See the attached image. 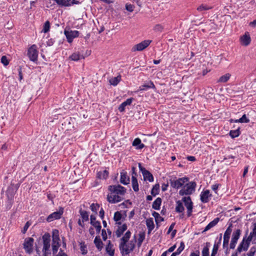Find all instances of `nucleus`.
<instances>
[{
  "label": "nucleus",
  "instance_id": "obj_5",
  "mask_svg": "<svg viewBox=\"0 0 256 256\" xmlns=\"http://www.w3.org/2000/svg\"><path fill=\"white\" fill-rule=\"evenodd\" d=\"M188 178H179L178 180H172L170 182V186L174 188L178 189L184 186L185 184L188 182Z\"/></svg>",
  "mask_w": 256,
  "mask_h": 256
},
{
  "label": "nucleus",
  "instance_id": "obj_43",
  "mask_svg": "<svg viewBox=\"0 0 256 256\" xmlns=\"http://www.w3.org/2000/svg\"><path fill=\"white\" fill-rule=\"evenodd\" d=\"M240 132L238 130H230V134L232 138L238 136L240 135Z\"/></svg>",
  "mask_w": 256,
  "mask_h": 256
},
{
  "label": "nucleus",
  "instance_id": "obj_29",
  "mask_svg": "<svg viewBox=\"0 0 256 256\" xmlns=\"http://www.w3.org/2000/svg\"><path fill=\"white\" fill-rule=\"evenodd\" d=\"M162 203V200L160 198H158L154 202L152 208L155 210H159Z\"/></svg>",
  "mask_w": 256,
  "mask_h": 256
},
{
  "label": "nucleus",
  "instance_id": "obj_53",
  "mask_svg": "<svg viewBox=\"0 0 256 256\" xmlns=\"http://www.w3.org/2000/svg\"><path fill=\"white\" fill-rule=\"evenodd\" d=\"M122 218L121 214L119 212H116L114 214V219L116 221L120 220Z\"/></svg>",
  "mask_w": 256,
  "mask_h": 256
},
{
  "label": "nucleus",
  "instance_id": "obj_46",
  "mask_svg": "<svg viewBox=\"0 0 256 256\" xmlns=\"http://www.w3.org/2000/svg\"><path fill=\"white\" fill-rule=\"evenodd\" d=\"M218 248V244H214L213 246L211 256H216Z\"/></svg>",
  "mask_w": 256,
  "mask_h": 256
},
{
  "label": "nucleus",
  "instance_id": "obj_3",
  "mask_svg": "<svg viewBox=\"0 0 256 256\" xmlns=\"http://www.w3.org/2000/svg\"><path fill=\"white\" fill-rule=\"evenodd\" d=\"M183 188L180 190L179 194L180 196L189 195L194 191L196 184L194 182H186Z\"/></svg>",
  "mask_w": 256,
  "mask_h": 256
},
{
  "label": "nucleus",
  "instance_id": "obj_19",
  "mask_svg": "<svg viewBox=\"0 0 256 256\" xmlns=\"http://www.w3.org/2000/svg\"><path fill=\"white\" fill-rule=\"evenodd\" d=\"M134 98H131L127 99L125 102H123L118 107V110L120 112L124 111L125 108L127 106H130Z\"/></svg>",
  "mask_w": 256,
  "mask_h": 256
},
{
  "label": "nucleus",
  "instance_id": "obj_57",
  "mask_svg": "<svg viewBox=\"0 0 256 256\" xmlns=\"http://www.w3.org/2000/svg\"><path fill=\"white\" fill-rule=\"evenodd\" d=\"M256 248H252L247 254L248 256H254Z\"/></svg>",
  "mask_w": 256,
  "mask_h": 256
},
{
  "label": "nucleus",
  "instance_id": "obj_36",
  "mask_svg": "<svg viewBox=\"0 0 256 256\" xmlns=\"http://www.w3.org/2000/svg\"><path fill=\"white\" fill-rule=\"evenodd\" d=\"M209 242L206 243V246H204L202 250V256H209Z\"/></svg>",
  "mask_w": 256,
  "mask_h": 256
},
{
  "label": "nucleus",
  "instance_id": "obj_7",
  "mask_svg": "<svg viewBox=\"0 0 256 256\" xmlns=\"http://www.w3.org/2000/svg\"><path fill=\"white\" fill-rule=\"evenodd\" d=\"M28 55L30 60L34 62L38 60V52L36 45L34 44L28 48Z\"/></svg>",
  "mask_w": 256,
  "mask_h": 256
},
{
  "label": "nucleus",
  "instance_id": "obj_9",
  "mask_svg": "<svg viewBox=\"0 0 256 256\" xmlns=\"http://www.w3.org/2000/svg\"><path fill=\"white\" fill-rule=\"evenodd\" d=\"M138 167L142 174L144 180H148L150 182L154 181V177L152 174L145 168H143L140 163L138 164Z\"/></svg>",
  "mask_w": 256,
  "mask_h": 256
},
{
  "label": "nucleus",
  "instance_id": "obj_8",
  "mask_svg": "<svg viewBox=\"0 0 256 256\" xmlns=\"http://www.w3.org/2000/svg\"><path fill=\"white\" fill-rule=\"evenodd\" d=\"M251 241V240H249L248 238L244 237L237 248L238 252H240L243 250H247Z\"/></svg>",
  "mask_w": 256,
  "mask_h": 256
},
{
  "label": "nucleus",
  "instance_id": "obj_11",
  "mask_svg": "<svg viewBox=\"0 0 256 256\" xmlns=\"http://www.w3.org/2000/svg\"><path fill=\"white\" fill-rule=\"evenodd\" d=\"M64 212V208H60L58 211L55 212L50 214L47 218L48 222H51L54 220L60 219Z\"/></svg>",
  "mask_w": 256,
  "mask_h": 256
},
{
  "label": "nucleus",
  "instance_id": "obj_33",
  "mask_svg": "<svg viewBox=\"0 0 256 256\" xmlns=\"http://www.w3.org/2000/svg\"><path fill=\"white\" fill-rule=\"evenodd\" d=\"M184 207L180 201L176 202V211L178 212H182L184 211Z\"/></svg>",
  "mask_w": 256,
  "mask_h": 256
},
{
  "label": "nucleus",
  "instance_id": "obj_27",
  "mask_svg": "<svg viewBox=\"0 0 256 256\" xmlns=\"http://www.w3.org/2000/svg\"><path fill=\"white\" fill-rule=\"evenodd\" d=\"M132 187L134 192H138L139 190L138 184L136 178L132 176Z\"/></svg>",
  "mask_w": 256,
  "mask_h": 256
},
{
  "label": "nucleus",
  "instance_id": "obj_22",
  "mask_svg": "<svg viewBox=\"0 0 256 256\" xmlns=\"http://www.w3.org/2000/svg\"><path fill=\"white\" fill-rule=\"evenodd\" d=\"M127 229V226L126 224H124L122 226L118 227V230L116 232V234L118 238L120 237L122 234L126 231Z\"/></svg>",
  "mask_w": 256,
  "mask_h": 256
},
{
  "label": "nucleus",
  "instance_id": "obj_2",
  "mask_svg": "<svg viewBox=\"0 0 256 256\" xmlns=\"http://www.w3.org/2000/svg\"><path fill=\"white\" fill-rule=\"evenodd\" d=\"M110 193L107 196V200L110 203L115 204L122 200L126 192V189L119 185H112L108 186Z\"/></svg>",
  "mask_w": 256,
  "mask_h": 256
},
{
  "label": "nucleus",
  "instance_id": "obj_34",
  "mask_svg": "<svg viewBox=\"0 0 256 256\" xmlns=\"http://www.w3.org/2000/svg\"><path fill=\"white\" fill-rule=\"evenodd\" d=\"M121 79L120 76H118L116 77H114L112 78L110 80V82L112 85L113 86H116L118 82H120Z\"/></svg>",
  "mask_w": 256,
  "mask_h": 256
},
{
  "label": "nucleus",
  "instance_id": "obj_21",
  "mask_svg": "<svg viewBox=\"0 0 256 256\" xmlns=\"http://www.w3.org/2000/svg\"><path fill=\"white\" fill-rule=\"evenodd\" d=\"M156 88L155 86L152 81H150L148 84L142 85L139 87L138 90L140 91L146 90L147 88Z\"/></svg>",
  "mask_w": 256,
  "mask_h": 256
},
{
  "label": "nucleus",
  "instance_id": "obj_42",
  "mask_svg": "<svg viewBox=\"0 0 256 256\" xmlns=\"http://www.w3.org/2000/svg\"><path fill=\"white\" fill-rule=\"evenodd\" d=\"M159 188H160V186L158 184H155L153 186V188L152 190V191H151L152 194L153 196H156V194H158V190Z\"/></svg>",
  "mask_w": 256,
  "mask_h": 256
},
{
  "label": "nucleus",
  "instance_id": "obj_48",
  "mask_svg": "<svg viewBox=\"0 0 256 256\" xmlns=\"http://www.w3.org/2000/svg\"><path fill=\"white\" fill-rule=\"evenodd\" d=\"M92 225L95 227L97 232H100L101 230V226H100V222L98 221V222H94V224H93Z\"/></svg>",
  "mask_w": 256,
  "mask_h": 256
},
{
  "label": "nucleus",
  "instance_id": "obj_31",
  "mask_svg": "<svg viewBox=\"0 0 256 256\" xmlns=\"http://www.w3.org/2000/svg\"><path fill=\"white\" fill-rule=\"evenodd\" d=\"M94 243L96 246V248L99 250H101L102 248V242L100 238L98 237H96L94 240Z\"/></svg>",
  "mask_w": 256,
  "mask_h": 256
},
{
  "label": "nucleus",
  "instance_id": "obj_62",
  "mask_svg": "<svg viewBox=\"0 0 256 256\" xmlns=\"http://www.w3.org/2000/svg\"><path fill=\"white\" fill-rule=\"evenodd\" d=\"M96 216L94 215L90 216V224H92L94 222H96Z\"/></svg>",
  "mask_w": 256,
  "mask_h": 256
},
{
  "label": "nucleus",
  "instance_id": "obj_38",
  "mask_svg": "<svg viewBox=\"0 0 256 256\" xmlns=\"http://www.w3.org/2000/svg\"><path fill=\"white\" fill-rule=\"evenodd\" d=\"M80 212L83 221H87L88 220V214L87 212L80 210Z\"/></svg>",
  "mask_w": 256,
  "mask_h": 256
},
{
  "label": "nucleus",
  "instance_id": "obj_47",
  "mask_svg": "<svg viewBox=\"0 0 256 256\" xmlns=\"http://www.w3.org/2000/svg\"><path fill=\"white\" fill-rule=\"evenodd\" d=\"M163 29H164V26L160 24H156L154 28V30H155L156 32H162Z\"/></svg>",
  "mask_w": 256,
  "mask_h": 256
},
{
  "label": "nucleus",
  "instance_id": "obj_55",
  "mask_svg": "<svg viewBox=\"0 0 256 256\" xmlns=\"http://www.w3.org/2000/svg\"><path fill=\"white\" fill-rule=\"evenodd\" d=\"M237 242L238 241H236V240H231L230 244V248L234 249L236 247V245L237 243Z\"/></svg>",
  "mask_w": 256,
  "mask_h": 256
},
{
  "label": "nucleus",
  "instance_id": "obj_59",
  "mask_svg": "<svg viewBox=\"0 0 256 256\" xmlns=\"http://www.w3.org/2000/svg\"><path fill=\"white\" fill-rule=\"evenodd\" d=\"M168 183L167 184H163L162 186V190L163 192H164L167 190L168 187Z\"/></svg>",
  "mask_w": 256,
  "mask_h": 256
},
{
  "label": "nucleus",
  "instance_id": "obj_15",
  "mask_svg": "<svg viewBox=\"0 0 256 256\" xmlns=\"http://www.w3.org/2000/svg\"><path fill=\"white\" fill-rule=\"evenodd\" d=\"M42 239L44 244L43 250L46 252L50 248V235L48 234H44L42 236Z\"/></svg>",
  "mask_w": 256,
  "mask_h": 256
},
{
  "label": "nucleus",
  "instance_id": "obj_30",
  "mask_svg": "<svg viewBox=\"0 0 256 256\" xmlns=\"http://www.w3.org/2000/svg\"><path fill=\"white\" fill-rule=\"evenodd\" d=\"M97 176L100 179H106L108 176V172L106 170L100 172H98Z\"/></svg>",
  "mask_w": 256,
  "mask_h": 256
},
{
  "label": "nucleus",
  "instance_id": "obj_24",
  "mask_svg": "<svg viewBox=\"0 0 256 256\" xmlns=\"http://www.w3.org/2000/svg\"><path fill=\"white\" fill-rule=\"evenodd\" d=\"M106 251L110 256H114V250L113 248V245L111 244L110 241L108 242L106 246Z\"/></svg>",
  "mask_w": 256,
  "mask_h": 256
},
{
  "label": "nucleus",
  "instance_id": "obj_58",
  "mask_svg": "<svg viewBox=\"0 0 256 256\" xmlns=\"http://www.w3.org/2000/svg\"><path fill=\"white\" fill-rule=\"evenodd\" d=\"M219 186L218 184H214L212 186V190L215 192L216 194H217V190Z\"/></svg>",
  "mask_w": 256,
  "mask_h": 256
},
{
  "label": "nucleus",
  "instance_id": "obj_56",
  "mask_svg": "<svg viewBox=\"0 0 256 256\" xmlns=\"http://www.w3.org/2000/svg\"><path fill=\"white\" fill-rule=\"evenodd\" d=\"M90 209L92 212H96L97 209L98 208V204H92L90 205Z\"/></svg>",
  "mask_w": 256,
  "mask_h": 256
},
{
  "label": "nucleus",
  "instance_id": "obj_10",
  "mask_svg": "<svg viewBox=\"0 0 256 256\" xmlns=\"http://www.w3.org/2000/svg\"><path fill=\"white\" fill-rule=\"evenodd\" d=\"M232 224H230L224 233L223 242L224 248H228V247L230 236L232 232Z\"/></svg>",
  "mask_w": 256,
  "mask_h": 256
},
{
  "label": "nucleus",
  "instance_id": "obj_49",
  "mask_svg": "<svg viewBox=\"0 0 256 256\" xmlns=\"http://www.w3.org/2000/svg\"><path fill=\"white\" fill-rule=\"evenodd\" d=\"M2 63L5 66H7L9 64V62L6 56H4L1 58Z\"/></svg>",
  "mask_w": 256,
  "mask_h": 256
},
{
  "label": "nucleus",
  "instance_id": "obj_39",
  "mask_svg": "<svg viewBox=\"0 0 256 256\" xmlns=\"http://www.w3.org/2000/svg\"><path fill=\"white\" fill-rule=\"evenodd\" d=\"M255 237H256V222L254 224L252 230L248 238L249 240H252V238Z\"/></svg>",
  "mask_w": 256,
  "mask_h": 256
},
{
  "label": "nucleus",
  "instance_id": "obj_50",
  "mask_svg": "<svg viewBox=\"0 0 256 256\" xmlns=\"http://www.w3.org/2000/svg\"><path fill=\"white\" fill-rule=\"evenodd\" d=\"M184 248V244L182 242L180 243V246L177 249L176 251L175 252L176 254H177L178 255L183 250Z\"/></svg>",
  "mask_w": 256,
  "mask_h": 256
},
{
  "label": "nucleus",
  "instance_id": "obj_45",
  "mask_svg": "<svg viewBox=\"0 0 256 256\" xmlns=\"http://www.w3.org/2000/svg\"><path fill=\"white\" fill-rule=\"evenodd\" d=\"M50 28V24L48 21H46L44 24V28L42 30V32H44V33L47 32H48Z\"/></svg>",
  "mask_w": 256,
  "mask_h": 256
},
{
  "label": "nucleus",
  "instance_id": "obj_4",
  "mask_svg": "<svg viewBox=\"0 0 256 256\" xmlns=\"http://www.w3.org/2000/svg\"><path fill=\"white\" fill-rule=\"evenodd\" d=\"M52 249L54 254L57 252L58 249L60 246L59 238V232L58 230H54L52 234Z\"/></svg>",
  "mask_w": 256,
  "mask_h": 256
},
{
  "label": "nucleus",
  "instance_id": "obj_52",
  "mask_svg": "<svg viewBox=\"0 0 256 256\" xmlns=\"http://www.w3.org/2000/svg\"><path fill=\"white\" fill-rule=\"evenodd\" d=\"M30 222H26V224H25V225L23 228V230H22V232L23 234H25L26 232V230H28V228L30 226Z\"/></svg>",
  "mask_w": 256,
  "mask_h": 256
},
{
  "label": "nucleus",
  "instance_id": "obj_14",
  "mask_svg": "<svg viewBox=\"0 0 256 256\" xmlns=\"http://www.w3.org/2000/svg\"><path fill=\"white\" fill-rule=\"evenodd\" d=\"M240 44L244 46H248L251 42L250 35L248 32H246L240 38Z\"/></svg>",
  "mask_w": 256,
  "mask_h": 256
},
{
  "label": "nucleus",
  "instance_id": "obj_25",
  "mask_svg": "<svg viewBox=\"0 0 256 256\" xmlns=\"http://www.w3.org/2000/svg\"><path fill=\"white\" fill-rule=\"evenodd\" d=\"M132 146H137V149H142L144 146V145L141 143V140L139 138H136L132 142Z\"/></svg>",
  "mask_w": 256,
  "mask_h": 256
},
{
  "label": "nucleus",
  "instance_id": "obj_44",
  "mask_svg": "<svg viewBox=\"0 0 256 256\" xmlns=\"http://www.w3.org/2000/svg\"><path fill=\"white\" fill-rule=\"evenodd\" d=\"M212 8L211 7L206 5H201L197 8V10L199 12H202L203 10H207Z\"/></svg>",
  "mask_w": 256,
  "mask_h": 256
},
{
  "label": "nucleus",
  "instance_id": "obj_63",
  "mask_svg": "<svg viewBox=\"0 0 256 256\" xmlns=\"http://www.w3.org/2000/svg\"><path fill=\"white\" fill-rule=\"evenodd\" d=\"M176 248V245H174V246H171L170 248L168 249V250H166V252H168V253L172 252Z\"/></svg>",
  "mask_w": 256,
  "mask_h": 256
},
{
  "label": "nucleus",
  "instance_id": "obj_13",
  "mask_svg": "<svg viewBox=\"0 0 256 256\" xmlns=\"http://www.w3.org/2000/svg\"><path fill=\"white\" fill-rule=\"evenodd\" d=\"M34 239L32 238H28L25 239L24 244V248L26 252L28 254L32 252L33 249Z\"/></svg>",
  "mask_w": 256,
  "mask_h": 256
},
{
  "label": "nucleus",
  "instance_id": "obj_37",
  "mask_svg": "<svg viewBox=\"0 0 256 256\" xmlns=\"http://www.w3.org/2000/svg\"><path fill=\"white\" fill-rule=\"evenodd\" d=\"M153 216L155 218V220L156 224L164 220V218L161 217L160 214L156 212L152 213Z\"/></svg>",
  "mask_w": 256,
  "mask_h": 256
},
{
  "label": "nucleus",
  "instance_id": "obj_26",
  "mask_svg": "<svg viewBox=\"0 0 256 256\" xmlns=\"http://www.w3.org/2000/svg\"><path fill=\"white\" fill-rule=\"evenodd\" d=\"M230 122H241V123H248L250 122V120L248 118H246V114H244L241 118H240L238 120H230Z\"/></svg>",
  "mask_w": 256,
  "mask_h": 256
},
{
  "label": "nucleus",
  "instance_id": "obj_12",
  "mask_svg": "<svg viewBox=\"0 0 256 256\" xmlns=\"http://www.w3.org/2000/svg\"><path fill=\"white\" fill-rule=\"evenodd\" d=\"M182 201L184 203V205L187 209L188 216H190L192 211V202L190 196L184 197L182 198Z\"/></svg>",
  "mask_w": 256,
  "mask_h": 256
},
{
  "label": "nucleus",
  "instance_id": "obj_28",
  "mask_svg": "<svg viewBox=\"0 0 256 256\" xmlns=\"http://www.w3.org/2000/svg\"><path fill=\"white\" fill-rule=\"evenodd\" d=\"M231 76V74L229 73H227L222 76H221L218 80V82H227L230 78Z\"/></svg>",
  "mask_w": 256,
  "mask_h": 256
},
{
  "label": "nucleus",
  "instance_id": "obj_16",
  "mask_svg": "<svg viewBox=\"0 0 256 256\" xmlns=\"http://www.w3.org/2000/svg\"><path fill=\"white\" fill-rule=\"evenodd\" d=\"M64 34L68 42H71L72 40L78 36V32L76 30L67 32L65 31Z\"/></svg>",
  "mask_w": 256,
  "mask_h": 256
},
{
  "label": "nucleus",
  "instance_id": "obj_41",
  "mask_svg": "<svg viewBox=\"0 0 256 256\" xmlns=\"http://www.w3.org/2000/svg\"><path fill=\"white\" fill-rule=\"evenodd\" d=\"M144 239V234H138V244H137V246L138 248H140L141 246L142 242H143Z\"/></svg>",
  "mask_w": 256,
  "mask_h": 256
},
{
  "label": "nucleus",
  "instance_id": "obj_54",
  "mask_svg": "<svg viewBox=\"0 0 256 256\" xmlns=\"http://www.w3.org/2000/svg\"><path fill=\"white\" fill-rule=\"evenodd\" d=\"M126 8L128 11L130 12H132L134 11V6L130 4H126Z\"/></svg>",
  "mask_w": 256,
  "mask_h": 256
},
{
  "label": "nucleus",
  "instance_id": "obj_60",
  "mask_svg": "<svg viewBox=\"0 0 256 256\" xmlns=\"http://www.w3.org/2000/svg\"><path fill=\"white\" fill-rule=\"evenodd\" d=\"M12 188H9L7 190L6 194L8 198H12L13 196V194H10V191Z\"/></svg>",
  "mask_w": 256,
  "mask_h": 256
},
{
  "label": "nucleus",
  "instance_id": "obj_32",
  "mask_svg": "<svg viewBox=\"0 0 256 256\" xmlns=\"http://www.w3.org/2000/svg\"><path fill=\"white\" fill-rule=\"evenodd\" d=\"M146 224L149 230L151 231L154 228V224L152 218L146 220Z\"/></svg>",
  "mask_w": 256,
  "mask_h": 256
},
{
  "label": "nucleus",
  "instance_id": "obj_1",
  "mask_svg": "<svg viewBox=\"0 0 256 256\" xmlns=\"http://www.w3.org/2000/svg\"><path fill=\"white\" fill-rule=\"evenodd\" d=\"M131 236L130 231H127L120 238L119 248L122 255H128L134 248L136 242V237L129 240Z\"/></svg>",
  "mask_w": 256,
  "mask_h": 256
},
{
  "label": "nucleus",
  "instance_id": "obj_51",
  "mask_svg": "<svg viewBox=\"0 0 256 256\" xmlns=\"http://www.w3.org/2000/svg\"><path fill=\"white\" fill-rule=\"evenodd\" d=\"M80 250L82 252V254H85L87 253V250L86 248V246L82 244H80Z\"/></svg>",
  "mask_w": 256,
  "mask_h": 256
},
{
  "label": "nucleus",
  "instance_id": "obj_20",
  "mask_svg": "<svg viewBox=\"0 0 256 256\" xmlns=\"http://www.w3.org/2000/svg\"><path fill=\"white\" fill-rule=\"evenodd\" d=\"M84 57L79 52H74L69 56V59L74 61H78L80 59H84Z\"/></svg>",
  "mask_w": 256,
  "mask_h": 256
},
{
  "label": "nucleus",
  "instance_id": "obj_6",
  "mask_svg": "<svg viewBox=\"0 0 256 256\" xmlns=\"http://www.w3.org/2000/svg\"><path fill=\"white\" fill-rule=\"evenodd\" d=\"M152 40H144L142 42L135 44L132 48V52L136 51H142L146 48L152 42Z\"/></svg>",
  "mask_w": 256,
  "mask_h": 256
},
{
  "label": "nucleus",
  "instance_id": "obj_18",
  "mask_svg": "<svg viewBox=\"0 0 256 256\" xmlns=\"http://www.w3.org/2000/svg\"><path fill=\"white\" fill-rule=\"evenodd\" d=\"M120 182L124 184H129L130 178L127 176L126 172L124 170L120 172Z\"/></svg>",
  "mask_w": 256,
  "mask_h": 256
},
{
  "label": "nucleus",
  "instance_id": "obj_35",
  "mask_svg": "<svg viewBox=\"0 0 256 256\" xmlns=\"http://www.w3.org/2000/svg\"><path fill=\"white\" fill-rule=\"evenodd\" d=\"M240 235V230L238 229L234 231L232 234V240L238 241Z\"/></svg>",
  "mask_w": 256,
  "mask_h": 256
},
{
  "label": "nucleus",
  "instance_id": "obj_61",
  "mask_svg": "<svg viewBox=\"0 0 256 256\" xmlns=\"http://www.w3.org/2000/svg\"><path fill=\"white\" fill-rule=\"evenodd\" d=\"M102 238L104 240H106L107 238V236H106V232L104 230H102Z\"/></svg>",
  "mask_w": 256,
  "mask_h": 256
},
{
  "label": "nucleus",
  "instance_id": "obj_23",
  "mask_svg": "<svg viewBox=\"0 0 256 256\" xmlns=\"http://www.w3.org/2000/svg\"><path fill=\"white\" fill-rule=\"evenodd\" d=\"M219 218H216L214 219L212 221L210 222L205 228L204 230H203L202 232H204L208 230H210L211 228L214 226L218 222Z\"/></svg>",
  "mask_w": 256,
  "mask_h": 256
},
{
  "label": "nucleus",
  "instance_id": "obj_64",
  "mask_svg": "<svg viewBox=\"0 0 256 256\" xmlns=\"http://www.w3.org/2000/svg\"><path fill=\"white\" fill-rule=\"evenodd\" d=\"M137 176V174L136 173V168H134V166H133L132 168V176H134V178H136Z\"/></svg>",
  "mask_w": 256,
  "mask_h": 256
},
{
  "label": "nucleus",
  "instance_id": "obj_17",
  "mask_svg": "<svg viewBox=\"0 0 256 256\" xmlns=\"http://www.w3.org/2000/svg\"><path fill=\"white\" fill-rule=\"evenodd\" d=\"M212 196L209 190H206L200 194V200L204 203L208 202L210 198Z\"/></svg>",
  "mask_w": 256,
  "mask_h": 256
},
{
  "label": "nucleus",
  "instance_id": "obj_40",
  "mask_svg": "<svg viewBox=\"0 0 256 256\" xmlns=\"http://www.w3.org/2000/svg\"><path fill=\"white\" fill-rule=\"evenodd\" d=\"M56 3L62 6H70V2L68 0H54Z\"/></svg>",
  "mask_w": 256,
  "mask_h": 256
}]
</instances>
